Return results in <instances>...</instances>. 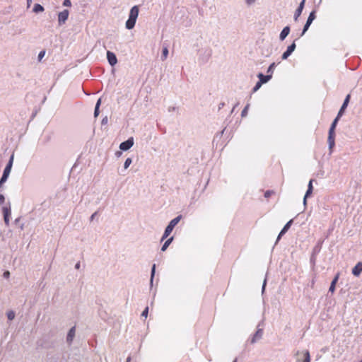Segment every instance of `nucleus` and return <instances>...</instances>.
I'll return each instance as SVG.
<instances>
[{"label":"nucleus","mask_w":362,"mask_h":362,"mask_svg":"<svg viewBox=\"0 0 362 362\" xmlns=\"http://www.w3.org/2000/svg\"><path fill=\"white\" fill-rule=\"evenodd\" d=\"M341 117H339V115H337V117L332 121L329 129L327 142L330 152L332 151V148L335 146V129L338 124V122Z\"/></svg>","instance_id":"obj_1"},{"label":"nucleus","mask_w":362,"mask_h":362,"mask_svg":"<svg viewBox=\"0 0 362 362\" xmlns=\"http://www.w3.org/2000/svg\"><path fill=\"white\" fill-rule=\"evenodd\" d=\"M212 49L209 47H202L198 51V62L203 65L206 64L212 55Z\"/></svg>","instance_id":"obj_2"},{"label":"nucleus","mask_w":362,"mask_h":362,"mask_svg":"<svg viewBox=\"0 0 362 362\" xmlns=\"http://www.w3.org/2000/svg\"><path fill=\"white\" fill-rule=\"evenodd\" d=\"M182 218V216L179 215V216H176L175 218H174L173 219H172L169 222V223L166 226V228L164 230V233L162 235L161 241L164 240L170 235V234L172 233V231L174 229V228L175 227V226L180 221V220Z\"/></svg>","instance_id":"obj_3"},{"label":"nucleus","mask_w":362,"mask_h":362,"mask_svg":"<svg viewBox=\"0 0 362 362\" xmlns=\"http://www.w3.org/2000/svg\"><path fill=\"white\" fill-rule=\"evenodd\" d=\"M13 160H14V155L13 153L11 155L9 160H8L6 167L4 169L3 174H2L1 178L5 179L6 180H8L9 175L11 173V169H12Z\"/></svg>","instance_id":"obj_4"},{"label":"nucleus","mask_w":362,"mask_h":362,"mask_svg":"<svg viewBox=\"0 0 362 362\" xmlns=\"http://www.w3.org/2000/svg\"><path fill=\"white\" fill-rule=\"evenodd\" d=\"M139 15V7L137 6H133L129 12V18L126 23H136Z\"/></svg>","instance_id":"obj_5"},{"label":"nucleus","mask_w":362,"mask_h":362,"mask_svg":"<svg viewBox=\"0 0 362 362\" xmlns=\"http://www.w3.org/2000/svg\"><path fill=\"white\" fill-rule=\"evenodd\" d=\"M134 145V138L129 137L127 140L122 142L119 144V149L122 151H126L130 149Z\"/></svg>","instance_id":"obj_6"},{"label":"nucleus","mask_w":362,"mask_h":362,"mask_svg":"<svg viewBox=\"0 0 362 362\" xmlns=\"http://www.w3.org/2000/svg\"><path fill=\"white\" fill-rule=\"evenodd\" d=\"M2 211H3L4 221L5 225L6 226H8L9 223H10V217L11 215V206L9 205L8 206H4L2 208Z\"/></svg>","instance_id":"obj_7"},{"label":"nucleus","mask_w":362,"mask_h":362,"mask_svg":"<svg viewBox=\"0 0 362 362\" xmlns=\"http://www.w3.org/2000/svg\"><path fill=\"white\" fill-rule=\"evenodd\" d=\"M293 219H291L288 221L283 227V228L281 230L280 233H279L275 245L277 244V243L279 241V240L281 238V237L289 230L291 225L293 224Z\"/></svg>","instance_id":"obj_8"},{"label":"nucleus","mask_w":362,"mask_h":362,"mask_svg":"<svg viewBox=\"0 0 362 362\" xmlns=\"http://www.w3.org/2000/svg\"><path fill=\"white\" fill-rule=\"evenodd\" d=\"M261 49V54L265 57H269L272 53V46L270 43L264 44Z\"/></svg>","instance_id":"obj_9"},{"label":"nucleus","mask_w":362,"mask_h":362,"mask_svg":"<svg viewBox=\"0 0 362 362\" xmlns=\"http://www.w3.org/2000/svg\"><path fill=\"white\" fill-rule=\"evenodd\" d=\"M296 45L295 42H293L290 45H288L287 47L286 50L282 54L281 59L283 60H285V59H288V57L290 55H291V54L294 52V50L296 49Z\"/></svg>","instance_id":"obj_10"},{"label":"nucleus","mask_w":362,"mask_h":362,"mask_svg":"<svg viewBox=\"0 0 362 362\" xmlns=\"http://www.w3.org/2000/svg\"><path fill=\"white\" fill-rule=\"evenodd\" d=\"M313 180L311 179L308 182V189H307L306 192L303 197V205L304 206H306V204H307V199L308 197H310L311 196V194H313Z\"/></svg>","instance_id":"obj_11"},{"label":"nucleus","mask_w":362,"mask_h":362,"mask_svg":"<svg viewBox=\"0 0 362 362\" xmlns=\"http://www.w3.org/2000/svg\"><path fill=\"white\" fill-rule=\"evenodd\" d=\"M350 98H351L350 94H348L345 97V98L344 100V102H343V103H342V105H341V107H340V109H339V112L337 113V115H339V117H342V115L344 114V112H345V110H346V107H347V106H348V105L349 103Z\"/></svg>","instance_id":"obj_12"},{"label":"nucleus","mask_w":362,"mask_h":362,"mask_svg":"<svg viewBox=\"0 0 362 362\" xmlns=\"http://www.w3.org/2000/svg\"><path fill=\"white\" fill-rule=\"evenodd\" d=\"M260 323L257 325V329L255 333L253 334L251 339V343H255L258 339H261L263 335V329L260 328Z\"/></svg>","instance_id":"obj_13"},{"label":"nucleus","mask_w":362,"mask_h":362,"mask_svg":"<svg viewBox=\"0 0 362 362\" xmlns=\"http://www.w3.org/2000/svg\"><path fill=\"white\" fill-rule=\"evenodd\" d=\"M107 59L110 66H114L117 63L116 54L111 52H107Z\"/></svg>","instance_id":"obj_14"},{"label":"nucleus","mask_w":362,"mask_h":362,"mask_svg":"<svg viewBox=\"0 0 362 362\" xmlns=\"http://www.w3.org/2000/svg\"><path fill=\"white\" fill-rule=\"evenodd\" d=\"M305 2V0H302L299 4L298 8L295 11V13H294V21H298V17L300 16L303 10Z\"/></svg>","instance_id":"obj_15"},{"label":"nucleus","mask_w":362,"mask_h":362,"mask_svg":"<svg viewBox=\"0 0 362 362\" xmlns=\"http://www.w3.org/2000/svg\"><path fill=\"white\" fill-rule=\"evenodd\" d=\"M361 272H362V262H359L353 267L351 273L355 276H359Z\"/></svg>","instance_id":"obj_16"},{"label":"nucleus","mask_w":362,"mask_h":362,"mask_svg":"<svg viewBox=\"0 0 362 362\" xmlns=\"http://www.w3.org/2000/svg\"><path fill=\"white\" fill-rule=\"evenodd\" d=\"M257 78H259L258 81L259 83H261L262 84H264V83H266L268 81H269L272 77V75H269V74L264 75L262 73H259L257 74Z\"/></svg>","instance_id":"obj_17"},{"label":"nucleus","mask_w":362,"mask_h":362,"mask_svg":"<svg viewBox=\"0 0 362 362\" xmlns=\"http://www.w3.org/2000/svg\"><path fill=\"white\" fill-rule=\"evenodd\" d=\"M76 327H72L68 332L66 335V341L68 344H71L75 336Z\"/></svg>","instance_id":"obj_18"},{"label":"nucleus","mask_w":362,"mask_h":362,"mask_svg":"<svg viewBox=\"0 0 362 362\" xmlns=\"http://www.w3.org/2000/svg\"><path fill=\"white\" fill-rule=\"evenodd\" d=\"M339 273H337L334 277L333 278L332 281H331L329 288V292L334 293L336 288V284L339 280Z\"/></svg>","instance_id":"obj_19"},{"label":"nucleus","mask_w":362,"mask_h":362,"mask_svg":"<svg viewBox=\"0 0 362 362\" xmlns=\"http://www.w3.org/2000/svg\"><path fill=\"white\" fill-rule=\"evenodd\" d=\"M291 28L289 26H286L283 28L281 30L280 35H279V39L281 41H283L286 39V37L290 33Z\"/></svg>","instance_id":"obj_20"},{"label":"nucleus","mask_w":362,"mask_h":362,"mask_svg":"<svg viewBox=\"0 0 362 362\" xmlns=\"http://www.w3.org/2000/svg\"><path fill=\"white\" fill-rule=\"evenodd\" d=\"M68 16H69V11L65 9L64 11H62V12H60L58 15V20H59V22L61 23V22H65L67 18H68Z\"/></svg>","instance_id":"obj_21"},{"label":"nucleus","mask_w":362,"mask_h":362,"mask_svg":"<svg viewBox=\"0 0 362 362\" xmlns=\"http://www.w3.org/2000/svg\"><path fill=\"white\" fill-rule=\"evenodd\" d=\"M173 236L169 238L168 239H167L165 240V242L163 243V245H162L160 250L162 252L165 251L167 250V248L168 247V246L170 245V243L173 242Z\"/></svg>","instance_id":"obj_22"},{"label":"nucleus","mask_w":362,"mask_h":362,"mask_svg":"<svg viewBox=\"0 0 362 362\" xmlns=\"http://www.w3.org/2000/svg\"><path fill=\"white\" fill-rule=\"evenodd\" d=\"M168 48L167 46H163V49H162V54H161V56H160V59L162 61H165L167 57H168Z\"/></svg>","instance_id":"obj_23"},{"label":"nucleus","mask_w":362,"mask_h":362,"mask_svg":"<svg viewBox=\"0 0 362 362\" xmlns=\"http://www.w3.org/2000/svg\"><path fill=\"white\" fill-rule=\"evenodd\" d=\"M100 104H101V98H99L97 100L95 106V110H94V117H97L100 114L99 108H100Z\"/></svg>","instance_id":"obj_24"},{"label":"nucleus","mask_w":362,"mask_h":362,"mask_svg":"<svg viewBox=\"0 0 362 362\" xmlns=\"http://www.w3.org/2000/svg\"><path fill=\"white\" fill-rule=\"evenodd\" d=\"M156 264H153L152 265L151 270V278H150L151 286L153 285V279H154L155 274H156Z\"/></svg>","instance_id":"obj_25"},{"label":"nucleus","mask_w":362,"mask_h":362,"mask_svg":"<svg viewBox=\"0 0 362 362\" xmlns=\"http://www.w3.org/2000/svg\"><path fill=\"white\" fill-rule=\"evenodd\" d=\"M33 11V12L37 13H40V12H42L44 11V8H43V6L42 5H40L39 4H35L34 5Z\"/></svg>","instance_id":"obj_26"},{"label":"nucleus","mask_w":362,"mask_h":362,"mask_svg":"<svg viewBox=\"0 0 362 362\" xmlns=\"http://www.w3.org/2000/svg\"><path fill=\"white\" fill-rule=\"evenodd\" d=\"M276 66V63H274V62L272 63V64L269 66V67L267 68V74H269V75H272V74H273V72H274V69H275Z\"/></svg>","instance_id":"obj_27"},{"label":"nucleus","mask_w":362,"mask_h":362,"mask_svg":"<svg viewBox=\"0 0 362 362\" xmlns=\"http://www.w3.org/2000/svg\"><path fill=\"white\" fill-rule=\"evenodd\" d=\"M315 11H313L310 13L306 23H313V21L315 19Z\"/></svg>","instance_id":"obj_28"},{"label":"nucleus","mask_w":362,"mask_h":362,"mask_svg":"<svg viewBox=\"0 0 362 362\" xmlns=\"http://www.w3.org/2000/svg\"><path fill=\"white\" fill-rule=\"evenodd\" d=\"M304 360L303 362H310V355L308 350L304 351Z\"/></svg>","instance_id":"obj_29"},{"label":"nucleus","mask_w":362,"mask_h":362,"mask_svg":"<svg viewBox=\"0 0 362 362\" xmlns=\"http://www.w3.org/2000/svg\"><path fill=\"white\" fill-rule=\"evenodd\" d=\"M250 107V104H247L245 107L243 108V110L241 112V117H244L247 115L248 109Z\"/></svg>","instance_id":"obj_30"},{"label":"nucleus","mask_w":362,"mask_h":362,"mask_svg":"<svg viewBox=\"0 0 362 362\" xmlns=\"http://www.w3.org/2000/svg\"><path fill=\"white\" fill-rule=\"evenodd\" d=\"M6 316L8 320H13L15 317V312L13 310L7 312Z\"/></svg>","instance_id":"obj_31"},{"label":"nucleus","mask_w":362,"mask_h":362,"mask_svg":"<svg viewBox=\"0 0 362 362\" xmlns=\"http://www.w3.org/2000/svg\"><path fill=\"white\" fill-rule=\"evenodd\" d=\"M310 25L311 24H304L303 30L300 33V34L298 35V37H302L307 32V30L309 29Z\"/></svg>","instance_id":"obj_32"},{"label":"nucleus","mask_w":362,"mask_h":362,"mask_svg":"<svg viewBox=\"0 0 362 362\" xmlns=\"http://www.w3.org/2000/svg\"><path fill=\"white\" fill-rule=\"evenodd\" d=\"M132 159L131 158H127L124 161V168L127 169L129 167V165L132 164Z\"/></svg>","instance_id":"obj_33"},{"label":"nucleus","mask_w":362,"mask_h":362,"mask_svg":"<svg viewBox=\"0 0 362 362\" xmlns=\"http://www.w3.org/2000/svg\"><path fill=\"white\" fill-rule=\"evenodd\" d=\"M262 86V84L261 83H259V81H257L256 83V84L255 85V86L253 87V88L252 90V93H254L257 92L261 88Z\"/></svg>","instance_id":"obj_34"},{"label":"nucleus","mask_w":362,"mask_h":362,"mask_svg":"<svg viewBox=\"0 0 362 362\" xmlns=\"http://www.w3.org/2000/svg\"><path fill=\"white\" fill-rule=\"evenodd\" d=\"M45 53H46V52H45V49L41 50V51L39 52L38 56H37V59H38V61H39V62H40V61L42 59V58H43V57H45Z\"/></svg>","instance_id":"obj_35"},{"label":"nucleus","mask_w":362,"mask_h":362,"mask_svg":"<svg viewBox=\"0 0 362 362\" xmlns=\"http://www.w3.org/2000/svg\"><path fill=\"white\" fill-rule=\"evenodd\" d=\"M274 193V192L273 190H267L265 192H264V197L265 198H269L271 197L272 194H273Z\"/></svg>","instance_id":"obj_36"},{"label":"nucleus","mask_w":362,"mask_h":362,"mask_svg":"<svg viewBox=\"0 0 362 362\" xmlns=\"http://www.w3.org/2000/svg\"><path fill=\"white\" fill-rule=\"evenodd\" d=\"M148 307H146L141 313V316L146 318L148 316Z\"/></svg>","instance_id":"obj_37"},{"label":"nucleus","mask_w":362,"mask_h":362,"mask_svg":"<svg viewBox=\"0 0 362 362\" xmlns=\"http://www.w3.org/2000/svg\"><path fill=\"white\" fill-rule=\"evenodd\" d=\"M266 285H267V277L264 279L263 284H262V293H264V292L265 291Z\"/></svg>","instance_id":"obj_38"},{"label":"nucleus","mask_w":362,"mask_h":362,"mask_svg":"<svg viewBox=\"0 0 362 362\" xmlns=\"http://www.w3.org/2000/svg\"><path fill=\"white\" fill-rule=\"evenodd\" d=\"M256 0H245V3L247 6H252L255 3Z\"/></svg>","instance_id":"obj_39"},{"label":"nucleus","mask_w":362,"mask_h":362,"mask_svg":"<svg viewBox=\"0 0 362 362\" xmlns=\"http://www.w3.org/2000/svg\"><path fill=\"white\" fill-rule=\"evenodd\" d=\"M63 5L64 6H71V3L70 0H64Z\"/></svg>","instance_id":"obj_40"},{"label":"nucleus","mask_w":362,"mask_h":362,"mask_svg":"<svg viewBox=\"0 0 362 362\" xmlns=\"http://www.w3.org/2000/svg\"><path fill=\"white\" fill-rule=\"evenodd\" d=\"M126 25V28L128 29V30H132L134 28L135 25L136 24H125Z\"/></svg>","instance_id":"obj_41"},{"label":"nucleus","mask_w":362,"mask_h":362,"mask_svg":"<svg viewBox=\"0 0 362 362\" xmlns=\"http://www.w3.org/2000/svg\"><path fill=\"white\" fill-rule=\"evenodd\" d=\"M107 122H108L107 117H105L104 118H103V119H102V121H101V124H102L103 125H104V124H107Z\"/></svg>","instance_id":"obj_42"},{"label":"nucleus","mask_w":362,"mask_h":362,"mask_svg":"<svg viewBox=\"0 0 362 362\" xmlns=\"http://www.w3.org/2000/svg\"><path fill=\"white\" fill-rule=\"evenodd\" d=\"M5 201V197L4 194H0V205L2 204Z\"/></svg>","instance_id":"obj_43"},{"label":"nucleus","mask_w":362,"mask_h":362,"mask_svg":"<svg viewBox=\"0 0 362 362\" xmlns=\"http://www.w3.org/2000/svg\"><path fill=\"white\" fill-rule=\"evenodd\" d=\"M98 211L94 212L90 217V221H92L94 220L95 217L97 216Z\"/></svg>","instance_id":"obj_44"},{"label":"nucleus","mask_w":362,"mask_h":362,"mask_svg":"<svg viewBox=\"0 0 362 362\" xmlns=\"http://www.w3.org/2000/svg\"><path fill=\"white\" fill-rule=\"evenodd\" d=\"M4 277L8 279L10 276V272L8 271H6L3 274Z\"/></svg>","instance_id":"obj_45"},{"label":"nucleus","mask_w":362,"mask_h":362,"mask_svg":"<svg viewBox=\"0 0 362 362\" xmlns=\"http://www.w3.org/2000/svg\"><path fill=\"white\" fill-rule=\"evenodd\" d=\"M7 180L3 178H0V189L3 186V185L6 182Z\"/></svg>","instance_id":"obj_46"},{"label":"nucleus","mask_w":362,"mask_h":362,"mask_svg":"<svg viewBox=\"0 0 362 362\" xmlns=\"http://www.w3.org/2000/svg\"><path fill=\"white\" fill-rule=\"evenodd\" d=\"M177 109V107H168V112H173V111H175Z\"/></svg>","instance_id":"obj_47"},{"label":"nucleus","mask_w":362,"mask_h":362,"mask_svg":"<svg viewBox=\"0 0 362 362\" xmlns=\"http://www.w3.org/2000/svg\"><path fill=\"white\" fill-rule=\"evenodd\" d=\"M122 151H116V153H115V156H116L117 157H119V156H121V155L122 154Z\"/></svg>","instance_id":"obj_48"},{"label":"nucleus","mask_w":362,"mask_h":362,"mask_svg":"<svg viewBox=\"0 0 362 362\" xmlns=\"http://www.w3.org/2000/svg\"><path fill=\"white\" fill-rule=\"evenodd\" d=\"M225 105V103H221L219 105H218V109H221L224 107Z\"/></svg>","instance_id":"obj_49"},{"label":"nucleus","mask_w":362,"mask_h":362,"mask_svg":"<svg viewBox=\"0 0 362 362\" xmlns=\"http://www.w3.org/2000/svg\"><path fill=\"white\" fill-rule=\"evenodd\" d=\"M75 268H76V269H79V268H80V262H77V263L76 264V265H75Z\"/></svg>","instance_id":"obj_50"},{"label":"nucleus","mask_w":362,"mask_h":362,"mask_svg":"<svg viewBox=\"0 0 362 362\" xmlns=\"http://www.w3.org/2000/svg\"><path fill=\"white\" fill-rule=\"evenodd\" d=\"M31 4H32V0H27L28 7H29Z\"/></svg>","instance_id":"obj_51"},{"label":"nucleus","mask_w":362,"mask_h":362,"mask_svg":"<svg viewBox=\"0 0 362 362\" xmlns=\"http://www.w3.org/2000/svg\"><path fill=\"white\" fill-rule=\"evenodd\" d=\"M130 361H131V356H128L126 360V362H130Z\"/></svg>","instance_id":"obj_52"},{"label":"nucleus","mask_w":362,"mask_h":362,"mask_svg":"<svg viewBox=\"0 0 362 362\" xmlns=\"http://www.w3.org/2000/svg\"><path fill=\"white\" fill-rule=\"evenodd\" d=\"M19 220H20V218H16V219L15 220V223H18V222L19 221Z\"/></svg>","instance_id":"obj_53"},{"label":"nucleus","mask_w":362,"mask_h":362,"mask_svg":"<svg viewBox=\"0 0 362 362\" xmlns=\"http://www.w3.org/2000/svg\"><path fill=\"white\" fill-rule=\"evenodd\" d=\"M233 362H238V358H235L233 361Z\"/></svg>","instance_id":"obj_54"},{"label":"nucleus","mask_w":362,"mask_h":362,"mask_svg":"<svg viewBox=\"0 0 362 362\" xmlns=\"http://www.w3.org/2000/svg\"><path fill=\"white\" fill-rule=\"evenodd\" d=\"M238 105V103H236V105L233 107V109L235 108Z\"/></svg>","instance_id":"obj_55"},{"label":"nucleus","mask_w":362,"mask_h":362,"mask_svg":"<svg viewBox=\"0 0 362 362\" xmlns=\"http://www.w3.org/2000/svg\"><path fill=\"white\" fill-rule=\"evenodd\" d=\"M225 129H223L221 132V134H223V132H224Z\"/></svg>","instance_id":"obj_56"},{"label":"nucleus","mask_w":362,"mask_h":362,"mask_svg":"<svg viewBox=\"0 0 362 362\" xmlns=\"http://www.w3.org/2000/svg\"><path fill=\"white\" fill-rule=\"evenodd\" d=\"M359 362H362V360H361V361H360Z\"/></svg>","instance_id":"obj_57"}]
</instances>
